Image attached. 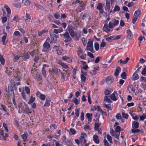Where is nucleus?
<instances>
[{"mask_svg": "<svg viewBox=\"0 0 146 146\" xmlns=\"http://www.w3.org/2000/svg\"><path fill=\"white\" fill-rule=\"evenodd\" d=\"M0 62L1 64L4 65L5 63V61L2 55H0Z\"/></svg>", "mask_w": 146, "mask_h": 146, "instance_id": "34", "label": "nucleus"}, {"mask_svg": "<svg viewBox=\"0 0 146 146\" xmlns=\"http://www.w3.org/2000/svg\"><path fill=\"white\" fill-rule=\"evenodd\" d=\"M25 90L26 91V93L27 94H29L30 93V90L29 88L27 86L25 87Z\"/></svg>", "mask_w": 146, "mask_h": 146, "instance_id": "52", "label": "nucleus"}, {"mask_svg": "<svg viewBox=\"0 0 146 146\" xmlns=\"http://www.w3.org/2000/svg\"><path fill=\"white\" fill-rule=\"evenodd\" d=\"M35 99V97H33V96H31L30 99L28 102V103L30 105L32 103H33V102L34 101Z\"/></svg>", "mask_w": 146, "mask_h": 146, "instance_id": "29", "label": "nucleus"}, {"mask_svg": "<svg viewBox=\"0 0 146 146\" xmlns=\"http://www.w3.org/2000/svg\"><path fill=\"white\" fill-rule=\"evenodd\" d=\"M80 117L81 120L83 121L84 120V113L83 111H82L81 112Z\"/></svg>", "mask_w": 146, "mask_h": 146, "instance_id": "62", "label": "nucleus"}, {"mask_svg": "<svg viewBox=\"0 0 146 146\" xmlns=\"http://www.w3.org/2000/svg\"><path fill=\"white\" fill-rule=\"evenodd\" d=\"M99 45L97 42H95L94 44V48L96 51H98L99 49Z\"/></svg>", "mask_w": 146, "mask_h": 146, "instance_id": "45", "label": "nucleus"}, {"mask_svg": "<svg viewBox=\"0 0 146 146\" xmlns=\"http://www.w3.org/2000/svg\"><path fill=\"white\" fill-rule=\"evenodd\" d=\"M46 98L45 96L43 94H40L39 96L40 99L42 101L44 100Z\"/></svg>", "mask_w": 146, "mask_h": 146, "instance_id": "39", "label": "nucleus"}, {"mask_svg": "<svg viewBox=\"0 0 146 146\" xmlns=\"http://www.w3.org/2000/svg\"><path fill=\"white\" fill-rule=\"evenodd\" d=\"M141 12V11L140 10H137L135 12L133 16L136 17H137L138 18V17L140 15Z\"/></svg>", "mask_w": 146, "mask_h": 146, "instance_id": "22", "label": "nucleus"}, {"mask_svg": "<svg viewBox=\"0 0 146 146\" xmlns=\"http://www.w3.org/2000/svg\"><path fill=\"white\" fill-rule=\"evenodd\" d=\"M50 101L51 100L49 97L47 98L46 99V101L45 104L43 106L44 107H48L50 106Z\"/></svg>", "mask_w": 146, "mask_h": 146, "instance_id": "9", "label": "nucleus"}, {"mask_svg": "<svg viewBox=\"0 0 146 146\" xmlns=\"http://www.w3.org/2000/svg\"><path fill=\"white\" fill-rule=\"evenodd\" d=\"M106 40L107 41L111 42L113 39V36H112L108 37L106 38Z\"/></svg>", "mask_w": 146, "mask_h": 146, "instance_id": "28", "label": "nucleus"}, {"mask_svg": "<svg viewBox=\"0 0 146 146\" xmlns=\"http://www.w3.org/2000/svg\"><path fill=\"white\" fill-rule=\"evenodd\" d=\"M74 35L76 40H78L79 38L80 37L81 35L80 34L77 32H75Z\"/></svg>", "mask_w": 146, "mask_h": 146, "instance_id": "33", "label": "nucleus"}, {"mask_svg": "<svg viewBox=\"0 0 146 146\" xmlns=\"http://www.w3.org/2000/svg\"><path fill=\"white\" fill-rule=\"evenodd\" d=\"M113 80L114 79L113 77L111 76H109L107 78L106 82L108 84L110 85L113 82Z\"/></svg>", "mask_w": 146, "mask_h": 146, "instance_id": "5", "label": "nucleus"}, {"mask_svg": "<svg viewBox=\"0 0 146 146\" xmlns=\"http://www.w3.org/2000/svg\"><path fill=\"white\" fill-rule=\"evenodd\" d=\"M122 115L123 118L127 119L128 117V115L127 113H125L122 112L121 113Z\"/></svg>", "mask_w": 146, "mask_h": 146, "instance_id": "44", "label": "nucleus"}, {"mask_svg": "<svg viewBox=\"0 0 146 146\" xmlns=\"http://www.w3.org/2000/svg\"><path fill=\"white\" fill-rule=\"evenodd\" d=\"M139 123L136 121H133L132 123V127L133 128H137L139 127Z\"/></svg>", "mask_w": 146, "mask_h": 146, "instance_id": "21", "label": "nucleus"}, {"mask_svg": "<svg viewBox=\"0 0 146 146\" xmlns=\"http://www.w3.org/2000/svg\"><path fill=\"white\" fill-rule=\"evenodd\" d=\"M96 8L100 11H103V7L102 4L101 3H98Z\"/></svg>", "mask_w": 146, "mask_h": 146, "instance_id": "31", "label": "nucleus"}, {"mask_svg": "<svg viewBox=\"0 0 146 146\" xmlns=\"http://www.w3.org/2000/svg\"><path fill=\"white\" fill-rule=\"evenodd\" d=\"M114 93H116V91H114V92L110 96L109 98H110L113 101H116L117 100V99L115 97Z\"/></svg>", "mask_w": 146, "mask_h": 146, "instance_id": "19", "label": "nucleus"}, {"mask_svg": "<svg viewBox=\"0 0 146 146\" xmlns=\"http://www.w3.org/2000/svg\"><path fill=\"white\" fill-rule=\"evenodd\" d=\"M68 31L71 36L72 37H74L75 32H74L73 29L72 28H68Z\"/></svg>", "mask_w": 146, "mask_h": 146, "instance_id": "16", "label": "nucleus"}, {"mask_svg": "<svg viewBox=\"0 0 146 146\" xmlns=\"http://www.w3.org/2000/svg\"><path fill=\"white\" fill-rule=\"evenodd\" d=\"M137 19V17H135L133 16V19L132 20V22L133 24H134L135 23Z\"/></svg>", "mask_w": 146, "mask_h": 146, "instance_id": "61", "label": "nucleus"}, {"mask_svg": "<svg viewBox=\"0 0 146 146\" xmlns=\"http://www.w3.org/2000/svg\"><path fill=\"white\" fill-rule=\"evenodd\" d=\"M81 81L83 82H84L86 80V78L83 74L81 75Z\"/></svg>", "mask_w": 146, "mask_h": 146, "instance_id": "46", "label": "nucleus"}, {"mask_svg": "<svg viewBox=\"0 0 146 146\" xmlns=\"http://www.w3.org/2000/svg\"><path fill=\"white\" fill-rule=\"evenodd\" d=\"M103 142L105 146H111V145L110 144L108 143L106 139H104Z\"/></svg>", "mask_w": 146, "mask_h": 146, "instance_id": "41", "label": "nucleus"}, {"mask_svg": "<svg viewBox=\"0 0 146 146\" xmlns=\"http://www.w3.org/2000/svg\"><path fill=\"white\" fill-rule=\"evenodd\" d=\"M93 140L94 142L96 143H99L100 142L98 139V137L97 135L95 134L94 135L93 137Z\"/></svg>", "mask_w": 146, "mask_h": 146, "instance_id": "15", "label": "nucleus"}, {"mask_svg": "<svg viewBox=\"0 0 146 146\" xmlns=\"http://www.w3.org/2000/svg\"><path fill=\"white\" fill-rule=\"evenodd\" d=\"M64 142L68 146H72V143L70 140H65L64 141Z\"/></svg>", "mask_w": 146, "mask_h": 146, "instance_id": "24", "label": "nucleus"}, {"mask_svg": "<svg viewBox=\"0 0 146 146\" xmlns=\"http://www.w3.org/2000/svg\"><path fill=\"white\" fill-rule=\"evenodd\" d=\"M94 108L96 110H97L98 111L100 112L101 113L102 111V110L100 108V106H94Z\"/></svg>", "mask_w": 146, "mask_h": 146, "instance_id": "42", "label": "nucleus"}, {"mask_svg": "<svg viewBox=\"0 0 146 146\" xmlns=\"http://www.w3.org/2000/svg\"><path fill=\"white\" fill-rule=\"evenodd\" d=\"M120 10V7L117 5H115L114 7L113 11V13H114L115 12L119 11Z\"/></svg>", "mask_w": 146, "mask_h": 146, "instance_id": "32", "label": "nucleus"}, {"mask_svg": "<svg viewBox=\"0 0 146 146\" xmlns=\"http://www.w3.org/2000/svg\"><path fill=\"white\" fill-rule=\"evenodd\" d=\"M129 58L128 57L126 58V59L125 60H123L122 59H120L118 60V62H120L121 64H126L128 61L129 60Z\"/></svg>", "mask_w": 146, "mask_h": 146, "instance_id": "20", "label": "nucleus"}, {"mask_svg": "<svg viewBox=\"0 0 146 146\" xmlns=\"http://www.w3.org/2000/svg\"><path fill=\"white\" fill-rule=\"evenodd\" d=\"M50 45L48 42L45 41L43 44L42 51L45 53H48L50 50Z\"/></svg>", "mask_w": 146, "mask_h": 146, "instance_id": "2", "label": "nucleus"}, {"mask_svg": "<svg viewBox=\"0 0 146 146\" xmlns=\"http://www.w3.org/2000/svg\"><path fill=\"white\" fill-rule=\"evenodd\" d=\"M55 18L56 19H59L60 18V14L57 13H55L54 15Z\"/></svg>", "mask_w": 146, "mask_h": 146, "instance_id": "53", "label": "nucleus"}, {"mask_svg": "<svg viewBox=\"0 0 146 146\" xmlns=\"http://www.w3.org/2000/svg\"><path fill=\"white\" fill-rule=\"evenodd\" d=\"M49 72L51 74H57L58 72V69L56 67H54L52 69L49 70Z\"/></svg>", "mask_w": 146, "mask_h": 146, "instance_id": "6", "label": "nucleus"}, {"mask_svg": "<svg viewBox=\"0 0 146 146\" xmlns=\"http://www.w3.org/2000/svg\"><path fill=\"white\" fill-rule=\"evenodd\" d=\"M26 17L25 19V21L26 22L29 23L31 20V17L30 15L27 13H26Z\"/></svg>", "mask_w": 146, "mask_h": 146, "instance_id": "10", "label": "nucleus"}, {"mask_svg": "<svg viewBox=\"0 0 146 146\" xmlns=\"http://www.w3.org/2000/svg\"><path fill=\"white\" fill-rule=\"evenodd\" d=\"M110 28H109V26L107 23L105 24L103 27L104 31L106 33H108L110 31Z\"/></svg>", "mask_w": 146, "mask_h": 146, "instance_id": "14", "label": "nucleus"}, {"mask_svg": "<svg viewBox=\"0 0 146 146\" xmlns=\"http://www.w3.org/2000/svg\"><path fill=\"white\" fill-rule=\"evenodd\" d=\"M99 68V67H95L94 68L93 70H92V71L93 72V73L92 74V75H95L96 73V71L98 70V68Z\"/></svg>", "mask_w": 146, "mask_h": 146, "instance_id": "54", "label": "nucleus"}, {"mask_svg": "<svg viewBox=\"0 0 146 146\" xmlns=\"http://www.w3.org/2000/svg\"><path fill=\"white\" fill-rule=\"evenodd\" d=\"M50 36L52 42L54 43H55L57 41V35L54 34H50Z\"/></svg>", "mask_w": 146, "mask_h": 146, "instance_id": "7", "label": "nucleus"}, {"mask_svg": "<svg viewBox=\"0 0 146 146\" xmlns=\"http://www.w3.org/2000/svg\"><path fill=\"white\" fill-rule=\"evenodd\" d=\"M131 115L133 119L135 120H137L139 119V117L137 115H136L134 114H131Z\"/></svg>", "mask_w": 146, "mask_h": 146, "instance_id": "43", "label": "nucleus"}, {"mask_svg": "<svg viewBox=\"0 0 146 146\" xmlns=\"http://www.w3.org/2000/svg\"><path fill=\"white\" fill-rule=\"evenodd\" d=\"M62 59L63 60L68 63H70L72 61V60L70 58V57L66 56H62Z\"/></svg>", "mask_w": 146, "mask_h": 146, "instance_id": "8", "label": "nucleus"}, {"mask_svg": "<svg viewBox=\"0 0 146 146\" xmlns=\"http://www.w3.org/2000/svg\"><path fill=\"white\" fill-rule=\"evenodd\" d=\"M46 66V64H44L43 66V67H42V73L43 74V75L45 77L46 76V71L45 70L44 67H45Z\"/></svg>", "mask_w": 146, "mask_h": 146, "instance_id": "36", "label": "nucleus"}, {"mask_svg": "<svg viewBox=\"0 0 146 146\" xmlns=\"http://www.w3.org/2000/svg\"><path fill=\"white\" fill-rule=\"evenodd\" d=\"M6 9V11L7 12L8 14L10 13L11 12V11L10 8L8 6H6L5 7Z\"/></svg>", "mask_w": 146, "mask_h": 146, "instance_id": "58", "label": "nucleus"}, {"mask_svg": "<svg viewBox=\"0 0 146 146\" xmlns=\"http://www.w3.org/2000/svg\"><path fill=\"white\" fill-rule=\"evenodd\" d=\"M121 70V69L119 66H117V67L114 74V75L116 76H117L119 73L120 72Z\"/></svg>", "mask_w": 146, "mask_h": 146, "instance_id": "13", "label": "nucleus"}, {"mask_svg": "<svg viewBox=\"0 0 146 146\" xmlns=\"http://www.w3.org/2000/svg\"><path fill=\"white\" fill-rule=\"evenodd\" d=\"M20 58V56L19 55H16L14 58L13 60L14 62H15L18 60Z\"/></svg>", "mask_w": 146, "mask_h": 146, "instance_id": "55", "label": "nucleus"}, {"mask_svg": "<svg viewBox=\"0 0 146 146\" xmlns=\"http://www.w3.org/2000/svg\"><path fill=\"white\" fill-rule=\"evenodd\" d=\"M113 21V23L114 26H116L119 23V21L118 20H116L115 19H114Z\"/></svg>", "mask_w": 146, "mask_h": 146, "instance_id": "40", "label": "nucleus"}, {"mask_svg": "<svg viewBox=\"0 0 146 146\" xmlns=\"http://www.w3.org/2000/svg\"><path fill=\"white\" fill-rule=\"evenodd\" d=\"M127 38L130 39L131 36L132 35V33L130 30L128 29L127 30Z\"/></svg>", "mask_w": 146, "mask_h": 146, "instance_id": "25", "label": "nucleus"}, {"mask_svg": "<svg viewBox=\"0 0 146 146\" xmlns=\"http://www.w3.org/2000/svg\"><path fill=\"white\" fill-rule=\"evenodd\" d=\"M21 136L24 141H25L27 139V137L25 134H23L21 135Z\"/></svg>", "mask_w": 146, "mask_h": 146, "instance_id": "60", "label": "nucleus"}, {"mask_svg": "<svg viewBox=\"0 0 146 146\" xmlns=\"http://www.w3.org/2000/svg\"><path fill=\"white\" fill-rule=\"evenodd\" d=\"M72 101L76 105H78L79 104V102L76 98H74L73 100H72Z\"/></svg>", "mask_w": 146, "mask_h": 146, "instance_id": "35", "label": "nucleus"}, {"mask_svg": "<svg viewBox=\"0 0 146 146\" xmlns=\"http://www.w3.org/2000/svg\"><path fill=\"white\" fill-rule=\"evenodd\" d=\"M63 31V29L61 28L60 29H54L53 32L56 34H57L58 33H60Z\"/></svg>", "mask_w": 146, "mask_h": 146, "instance_id": "27", "label": "nucleus"}, {"mask_svg": "<svg viewBox=\"0 0 146 146\" xmlns=\"http://www.w3.org/2000/svg\"><path fill=\"white\" fill-rule=\"evenodd\" d=\"M58 64L61 65L62 68L65 69H67L68 68V65L65 64L63 62H62L60 60H59L58 62Z\"/></svg>", "mask_w": 146, "mask_h": 146, "instance_id": "12", "label": "nucleus"}, {"mask_svg": "<svg viewBox=\"0 0 146 146\" xmlns=\"http://www.w3.org/2000/svg\"><path fill=\"white\" fill-rule=\"evenodd\" d=\"M86 54H84L81 55L80 56V58L82 59L85 60L86 59Z\"/></svg>", "mask_w": 146, "mask_h": 146, "instance_id": "63", "label": "nucleus"}, {"mask_svg": "<svg viewBox=\"0 0 146 146\" xmlns=\"http://www.w3.org/2000/svg\"><path fill=\"white\" fill-rule=\"evenodd\" d=\"M104 106L108 109L110 110L111 109V105L109 104L108 105H107L106 104H104Z\"/></svg>", "mask_w": 146, "mask_h": 146, "instance_id": "57", "label": "nucleus"}, {"mask_svg": "<svg viewBox=\"0 0 146 146\" xmlns=\"http://www.w3.org/2000/svg\"><path fill=\"white\" fill-rule=\"evenodd\" d=\"M86 136V134L85 133H82L81 136L79 137V139L80 142L82 144H84L86 143L87 141L85 139V137Z\"/></svg>", "mask_w": 146, "mask_h": 146, "instance_id": "4", "label": "nucleus"}, {"mask_svg": "<svg viewBox=\"0 0 146 146\" xmlns=\"http://www.w3.org/2000/svg\"><path fill=\"white\" fill-rule=\"evenodd\" d=\"M83 52L82 49L80 48H78V51L77 52V54L79 56L80 54H83Z\"/></svg>", "mask_w": 146, "mask_h": 146, "instance_id": "56", "label": "nucleus"}, {"mask_svg": "<svg viewBox=\"0 0 146 146\" xmlns=\"http://www.w3.org/2000/svg\"><path fill=\"white\" fill-rule=\"evenodd\" d=\"M4 34L5 35L2 37V41L3 42V44L4 45L6 44L5 42L7 36V34L6 33H5Z\"/></svg>", "mask_w": 146, "mask_h": 146, "instance_id": "26", "label": "nucleus"}, {"mask_svg": "<svg viewBox=\"0 0 146 146\" xmlns=\"http://www.w3.org/2000/svg\"><path fill=\"white\" fill-rule=\"evenodd\" d=\"M23 55L25 58L29 59V58L30 56L28 52H24Z\"/></svg>", "mask_w": 146, "mask_h": 146, "instance_id": "37", "label": "nucleus"}, {"mask_svg": "<svg viewBox=\"0 0 146 146\" xmlns=\"http://www.w3.org/2000/svg\"><path fill=\"white\" fill-rule=\"evenodd\" d=\"M7 17H4L2 18V23H5L7 20Z\"/></svg>", "mask_w": 146, "mask_h": 146, "instance_id": "59", "label": "nucleus"}, {"mask_svg": "<svg viewBox=\"0 0 146 146\" xmlns=\"http://www.w3.org/2000/svg\"><path fill=\"white\" fill-rule=\"evenodd\" d=\"M100 126V124H98L97 123H95V127H94V130L95 131H97L99 129L98 128Z\"/></svg>", "mask_w": 146, "mask_h": 146, "instance_id": "48", "label": "nucleus"}, {"mask_svg": "<svg viewBox=\"0 0 146 146\" xmlns=\"http://www.w3.org/2000/svg\"><path fill=\"white\" fill-rule=\"evenodd\" d=\"M23 112L26 114H28L29 113H32V110L29 107L25 108Z\"/></svg>", "mask_w": 146, "mask_h": 146, "instance_id": "17", "label": "nucleus"}, {"mask_svg": "<svg viewBox=\"0 0 146 146\" xmlns=\"http://www.w3.org/2000/svg\"><path fill=\"white\" fill-rule=\"evenodd\" d=\"M13 5L18 8H20L21 6V4L20 3H19L13 4Z\"/></svg>", "mask_w": 146, "mask_h": 146, "instance_id": "51", "label": "nucleus"}, {"mask_svg": "<svg viewBox=\"0 0 146 146\" xmlns=\"http://www.w3.org/2000/svg\"><path fill=\"white\" fill-rule=\"evenodd\" d=\"M146 119V114H145L144 113L143 115L140 116V120L141 121L144 120L145 119Z\"/></svg>", "mask_w": 146, "mask_h": 146, "instance_id": "49", "label": "nucleus"}, {"mask_svg": "<svg viewBox=\"0 0 146 146\" xmlns=\"http://www.w3.org/2000/svg\"><path fill=\"white\" fill-rule=\"evenodd\" d=\"M69 133L70 135H74L76 133V131L74 129L71 128L69 130Z\"/></svg>", "mask_w": 146, "mask_h": 146, "instance_id": "23", "label": "nucleus"}, {"mask_svg": "<svg viewBox=\"0 0 146 146\" xmlns=\"http://www.w3.org/2000/svg\"><path fill=\"white\" fill-rule=\"evenodd\" d=\"M140 80L141 82L144 81L146 82V77L141 76L140 78Z\"/></svg>", "mask_w": 146, "mask_h": 146, "instance_id": "64", "label": "nucleus"}, {"mask_svg": "<svg viewBox=\"0 0 146 146\" xmlns=\"http://www.w3.org/2000/svg\"><path fill=\"white\" fill-rule=\"evenodd\" d=\"M87 47V49H86L87 50H89L93 53L95 52V51L94 50L93 42L92 41L88 42Z\"/></svg>", "mask_w": 146, "mask_h": 146, "instance_id": "3", "label": "nucleus"}, {"mask_svg": "<svg viewBox=\"0 0 146 146\" xmlns=\"http://www.w3.org/2000/svg\"><path fill=\"white\" fill-rule=\"evenodd\" d=\"M121 78L123 79H125L126 78V74L125 72H123L121 74Z\"/></svg>", "mask_w": 146, "mask_h": 146, "instance_id": "47", "label": "nucleus"}, {"mask_svg": "<svg viewBox=\"0 0 146 146\" xmlns=\"http://www.w3.org/2000/svg\"><path fill=\"white\" fill-rule=\"evenodd\" d=\"M131 131L133 133H135L140 132L141 131V130L138 129H132L131 130Z\"/></svg>", "mask_w": 146, "mask_h": 146, "instance_id": "50", "label": "nucleus"}, {"mask_svg": "<svg viewBox=\"0 0 146 146\" xmlns=\"http://www.w3.org/2000/svg\"><path fill=\"white\" fill-rule=\"evenodd\" d=\"M136 72L133 74L132 77V79L135 81L137 80L139 77V76L137 74Z\"/></svg>", "mask_w": 146, "mask_h": 146, "instance_id": "18", "label": "nucleus"}, {"mask_svg": "<svg viewBox=\"0 0 146 146\" xmlns=\"http://www.w3.org/2000/svg\"><path fill=\"white\" fill-rule=\"evenodd\" d=\"M63 37L67 39L70 40H72L70 37L69 33L67 31H66L63 34Z\"/></svg>", "mask_w": 146, "mask_h": 146, "instance_id": "11", "label": "nucleus"}, {"mask_svg": "<svg viewBox=\"0 0 146 146\" xmlns=\"http://www.w3.org/2000/svg\"><path fill=\"white\" fill-rule=\"evenodd\" d=\"M107 138L108 141L111 143H112V138L110 135H108L107 136Z\"/></svg>", "mask_w": 146, "mask_h": 146, "instance_id": "38", "label": "nucleus"}, {"mask_svg": "<svg viewBox=\"0 0 146 146\" xmlns=\"http://www.w3.org/2000/svg\"><path fill=\"white\" fill-rule=\"evenodd\" d=\"M22 3L25 5H30L31 2L29 0H23Z\"/></svg>", "mask_w": 146, "mask_h": 146, "instance_id": "30", "label": "nucleus"}, {"mask_svg": "<svg viewBox=\"0 0 146 146\" xmlns=\"http://www.w3.org/2000/svg\"><path fill=\"white\" fill-rule=\"evenodd\" d=\"M111 91V88H108L104 92V94L105 96L104 97V101H106L109 103H111L112 102L110 98H109L110 96H108L107 95H108L110 94Z\"/></svg>", "mask_w": 146, "mask_h": 146, "instance_id": "1", "label": "nucleus"}]
</instances>
